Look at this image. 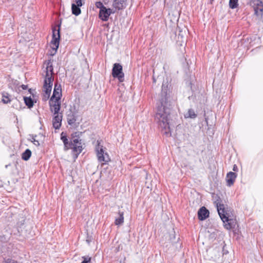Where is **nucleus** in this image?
<instances>
[{
	"label": "nucleus",
	"mask_w": 263,
	"mask_h": 263,
	"mask_svg": "<svg viewBox=\"0 0 263 263\" xmlns=\"http://www.w3.org/2000/svg\"><path fill=\"white\" fill-rule=\"evenodd\" d=\"M113 13L112 10L106 7L103 8V9L100 10L99 17L103 21H107L108 20L109 15Z\"/></svg>",
	"instance_id": "obj_11"
},
{
	"label": "nucleus",
	"mask_w": 263,
	"mask_h": 263,
	"mask_svg": "<svg viewBox=\"0 0 263 263\" xmlns=\"http://www.w3.org/2000/svg\"><path fill=\"white\" fill-rule=\"evenodd\" d=\"M61 139L64 143V149L65 151L69 149L70 147V146L71 144V142H69L68 139L67 138L66 136L64 134V133H62Z\"/></svg>",
	"instance_id": "obj_18"
},
{
	"label": "nucleus",
	"mask_w": 263,
	"mask_h": 263,
	"mask_svg": "<svg viewBox=\"0 0 263 263\" xmlns=\"http://www.w3.org/2000/svg\"><path fill=\"white\" fill-rule=\"evenodd\" d=\"M209 215V212L204 206L201 208L198 211V217L200 220H205Z\"/></svg>",
	"instance_id": "obj_15"
},
{
	"label": "nucleus",
	"mask_w": 263,
	"mask_h": 263,
	"mask_svg": "<svg viewBox=\"0 0 263 263\" xmlns=\"http://www.w3.org/2000/svg\"><path fill=\"white\" fill-rule=\"evenodd\" d=\"M31 152L30 150H29V149H27L23 154H22V158L25 160V161H27L28 160L30 157H31Z\"/></svg>",
	"instance_id": "obj_20"
},
{
	"label": "nucleus",
	"mask_w": 263,
	"mask_h": 263,
	"mask_svg": "<svg viewBox=\"0 0 263 263\" xmlns=\"http://www.w3.org/2000/svg\"><path fill=\"white\" fill-rule=\"evenodd\" d=\"M4 262L5 263H18L16 261L12 260L10 258L5 259Z\"/></svg>",
	"instance_id": "obj_30"
},
{
	"label": "nucleus",
	"mask_w": 263,
	"mask_h": 263,
	"mask_svg": "<svg viewBox=\"0 0 263 263\" xmlns=\"http://www.w3.org/2000/svg\"><path fill=\"white\" fill-rule=\"evenodd\" d=\"M21 87L23 89L25 90L27 88V86L25 85H22Z\"/></svg>",
	"instance_id": "obj_32"
},
{
	"label": "nucleus",
	"mask_w": 263,
	"mask_h": 263,
	"mask_svg": "<svg viewBox=\"0 0 263 263\" xmlns=\"http://www.w3.org/2000/svg\"><path fill=\"white\" fill-rule=\"evenodd\" d=\"M229 6L232 9L236 8L238 6V0H230Z\"/></svg>",
	"instance_id": "obj_23"
},
{
	"label": "nucleus",
	"mask_w": 263,
	"mask_h": 263,
	"mask_svg": "<svg viewBox=\"0 0 263 263\" xmlns=\"http://www.w3.org/2000/svg\"><path fill=\"white\" fill-rule=\"evenodd\" d=\"M214 203L216 205L219 215L224 223V226L227 230H230L234 227L233 219H230L228 213L225 211L224 205L222 200L217 195L214 196Z\"/></svg>",
	"instance_id": "obj_2"
},
{
	"label": "nucleus",
	"mask_w": 263,
	"mask_h": 263,
	"mask_svg": "<svg viewBox=\"0 0 263 263\" xmlns=\"http://www.w3.org/2000/svg\"><path fill=\"white\" fill-rule=\"evenodd\" d=\"M49 105L50 110L51 112H53L54 115L59 113L61 107V102L60 100L58 99H50L49 101Z\"/></svg>",
	"instance_id": "obj_8"
},
{
	"label": "nucleus",
	"mask_w": 263,
	"mask_h": 263,
	"mask_svg": "<svg viewBox=\"0 0 263 263\" xmlns=\"http://www.w3.org/2000/svg\"><path fill=\"white\" fill-rule=\"evenodd\" d=\"M82 258L83 260L81 263H91V257L88 256H83Z\"/></svg>",
	"instance_id": "obj_26"
},
{
	"label": "nucleus",
	"mask_w": 263,
	"mask_h": 263,
	"mask_svg": "<svg viewBox=\"0 0 263 263\" xmlns=\"http://www.w3.org/2000/svg\"><path fill=\"white\" fill-rule=\"evenodd\" d=\"M20 104L21 103H20V101L18 100L15 99L13 101V107L17 109H19L20 108H21Z\"/></svg>",
	"instance_id": "obj_25"
},
{
	"label": "nucleus",
	"mask_w": 263,
	"mask_h": 263,
	"mask_svg": "<svg viewBox=\"0 0 263 263\" xmlns=\"http://www.w3.org/2000/svg\"><path fill=\"white\" fill-rule=\"evenodd\" d=\"M12 221L14 224V226L18 229L21 228V227L24 224L25 219L24 217L19 216L18 215L15 214L13 215Z\"/></svg>",
	"instance_id": "obj_14"
},
{
	"label": "nucleus",
	"mask_w": 263,
	"mask_h": 263,
	"mask_svg": "<svg viewBox=\"0 0 263 263\" xmlns=\"http://www.w3.org/2000/svg\"><path fill=\"white\" fill-rule=\"evenodd\" d=\"M46 67V74L45 76L44 83V91L45 94L44 98L45 100L49 98L52 89V82L53 81V66L51 61H48L45 63Z\"/></svg>",
	"instance_id": "obj_3"
},
{
	"label": "nucleus",
	"mask_w": 263,
	"mask_h": 263,
	"mask_svg": "<svg viewBox=\"0 0 263 263\" xmlns=\"http://www.w3.org/2000/svg\"><path fill=\"white\" fill-rule=\"evenodd\" d=\"M36 136L34 137L33 136L32 138L31 142L33 143V144L36 146H39L40 143L39 141L36 140L35 138Z\"/></svg>",
	"instance_id": "obj_29"
},
{
	"label": "nucleus",
	"mask_w": 263,
	"mask_h": 263,
	"mask_svg": "<svg viewBox=\"0 0 263 263\" xmlns=\"http://www.w3.org/2000/svg\"><path fill=\"white\" fill-rule=\"evenodd\" d=\"M164 85H162V95L164 97L160 100V105L158 106L157 111L156 114V119L157 120L160 126L164 129H169V120L170 116V102L167 101L166 92L164 90Z\"/></svg>",
	"instance_id": "obj_1"
},
{
	"label": "nucleus",
	"mask_w": 263,
	"mask_h": 263,
	"mask_svg": "<svg viewBox=\"0 0 263 263\" xmlns=\"http://www.w3.org/2000/svg\"><path fill=\"white\" fill-rule=\"evenodd\" d=\"M98 144L96 147V151L98 160L101 162H107L109 161L110 158L106 153H104L103 146L101 145L99 141H97Z\"/></svg>",
	"instance_id": "obj_4"
},
{
	"label": "nucleus",
	"mask_w": 263,
	"mask_h": 263,
	"mask_svg": "<svg viewBox=\"0 0 263 263\" xmlns=\"http://www.w3.org/2000/svg\"><path fill=\"white\" fill-rule=\"evenodd\" d=\"M119 217L116 219L115 222V224L117 226L122 224L124 222L123 213L119 212Z\"/></svg>",
	"instance_id": "obj_19"
},
{
	"label": "nucleus",
	"mask_w": 263,
	"mask_h": 263,
	"mask_svg": "<svg viewBox=\"0 0 263 263\" xmlns=\"http://www.w3.org/2000/svg\"><path fill=\"white\" fill-rule=\"evenodd\" d=\"M76 119L73 115L68 116L67 118V121L69 125H72L75 123Z\"/></svg>",
	"instance_id": "obj_24"
},
{
	"label": "nucleus",
	"mask_w": 263,
	"mask_h": 263,
	"mask_svg": "<svg viewBox=\"0 0 263 263\" xmlns=\"http://www.w3.org/2000/svg\"><path fill=\"white\" fill-rule=\"evenodd\" d=\"M126 0H115L113 2V6L118 10L122 9L126 6Z\"/></svg>",
	"instance_id": "obj_17"
},
{
	"label": "nucleus",
	"mask_w": 263,
	"mask_h": 263,
	"mask_svg": "<svg viewBox=\"0 0 263 263\" xmlns=\"http://www.w3.org/2000/svg\"><path fill=\"white\" fill-rule=\"evenodd\" d=\"M236 178V175L235 173L230 172L227 175V182L228 186H231L233 184Z\"/></svg>",
	"instance_id": "obj_16"
},
{
	"label": "nucleus",
	"mask_w": 263,
	"mask_h": 263,
	"mask_svg": "<svg viewBox=\"0 0 263 263\" xmlns=\"http://www.w3.org/2000/svg\"><path fill=\"white\" fill-rule=\"evenodd\" d=\"M70 148L73 149V151L76 153V155L77 157L78 155L81 153L82 151V145L81 140L77 137H73L71 141V144Z\"/></svg>",
	"instance_id": "obj_7"
},
{
	"label": "nucleus",
	"mask_w": 263,
	"mask_h": 263,
	"mask_svg": "<svg viewBox=\"0 0 263 263\" xmlns=\"http://www.w3.org/2000/svg\"><path fill=\"white\" fill-rule=\"evenodd\" d=\"M24 100L26 105L29 108L31 107L33 105V103L32 99L30 98L24 97Z\"/></svg>",
	"instance_id": "obj_22"
},
{
	"label": "nucleus",
	"mask_w": 263,
	"mask_h": 263,
	"mask_svg": "<svg viewBox=\"0 0 263 263\" xmlns=\"http://www.w3.org/2000/svg\"><path fill=\"white\" fill-rule=\"evenodd\" d=\"M2 101L4 103L7 104L10 102V100L9 99L8 96H6L4 95L3 96Z\"/></svg>",
	"instance_id": "obj_28"
},
{
	"label": "nucleus",
	"mask_w": 263,
	"mask_h": 263,
	"mask_svg": "<svg viewBox=\"0 0 263 263\" xmlns=\"http://www.w3.org/2000/svg\"><path fill=\"white\" fill-rule=\"evenodd\" d=\"M96 7L98 8H99L100 10L103 9V8H105V7L103 5V3L101 2H97L95 4Z\"/></svg>",
	"instance_id": "obj_27"
},
{
	"label": "nucleus",
	"mask_w": 263,
	"mask_h": 263,
	"mask_svg": "<svg viewBox=\"0 0 263 263\" xmlns=\"http://www.w3.org/2000/svg\"><path fill=\"white\" fill-rule=\"evenodd\" d=\"M175 234H174V232H172V233L171 234V237L170 239L171 241H173V239H175Z\"/></svg>",
	"instance_id": "obj_31"
},
{
	"label": "nucleus",
	"mask_w": 263,
	"mask_h": 263,
	"mask_svg": "<svg viewBox=\"0 0 263 263\" xmlns=\"http://www.w3.org/2000/svg\"><path fill=\"white\" fill-rule=\"evenodd\" d=\"M251 5L255 14L258 18H261L263 15V2L260 0H253Z\"/></svg>",
	"instance_id": "obj_6"
},
{
	"label": "nucleus",
	"mask_w": 263,
	"mask_h": 263,
	"mask_svg": "<svg viewBox=\"0 0 263 263\" xmlns=\"http://www.w3.org/2000/svg\"><path fill=\"white\" fill-rule=\"evenodd\" d=\"M3 186V182L1 180H0V187H2Z\"/></svg>",
	"instance_id": "obj_33"
},
{
	"label": "nucleus",
	"mask_w": 263,
	"mask_h": 263,
	"mask_svg": "<svg viewBox=\"0 0 263 263\" xmlns=\"http://www.w3.org/2000/svg\"><path fill=\"white\" fill-rule=\"evenodd\" d=\"M112 75L114 78H117L121 82L124 80V74L122 71V66L119 63L114 64L112 70Z\"/></svg>",
	"instance_id": "obj_5"
},
{
	"label": "nucleus",
	"mask_w": 263,
	"mask_h": 263,
	"mask_svg": "<svg viewBox=\"0 0 263 263\" xmlns=\"http://www.w3.org/2000/svg\"><path fill=\"white\" fill-rule=\"evenodd\" d=\"M197 115L192 109H189L187 112L184 115L185 118H195Z\"/></svg>",
	"instance_id": "obj_21"
},
{
	"label": "nucleus",
	"mask_w": 263,
	"mask_h": 263,
	"mask_svg": "<svg viewBox=\"0 0 263 263\" xmlns=\"http://www.w3.org/2000/svg\"><path fill=\"white\" fill-rule=\"evenodd\" d=\"M236 168V166L235 165L234 166L233 170H234V171H235Z\"/></svg>",
	"instance_id": "obj_34"
},
{
	"label": "nucleus",
	"mask_w": 263,
	"mask_h": 263,
	"mask_svg": "<svg viewBox=\"0 0 263 263\" xmlns=\"http://www.w3.org/2000/svg\"><path fill=\"white\" fill-rule=\"evenodd\" d=\"M82 5V0H74V3L71 5L72 13L75 15H79L81 12L80 7Z\"/></svg>",
	"instance_id": "obj_10"
},
{
	"label": "nucleus",
	"mask_w": 263,
	"mask_h": 263,
	"mask_svg": "<svg viewBox=\"0 0 263 263\" xmlns=\"http://www.w3.org/2000/svg\"><path fill=\"white\" fill-rule=\"evenodd\" d=\"M62 96V89L61 88V85L58 83H55L54 85V90L53 92V95L50 98V99H58L60 100L61 97Z\"/></svg>",
	"instance_id": "obj_12"
},
{
	"label": "nucleus",
	"mask_w": 263,
	"mask_h": 263,
	"mask_svg": "<svg viewBox=\"0 0 263 263\" xmlns=\"http://www.w3.org/2000/svg\"><path fill=\"white\" fill-rule=\"evenodd\" d=\"M62 120V115L61 114H56L54 115L52 120V124L54 128L59 129L61 126V122Z\"/></svg>",
	"instance_id": "obj_13"
},
{
	"label": "nucleus",
	"mask_w": 263,
	"mask_h": 263,
	"mask_svg": "<svg viewBox=\"0 0 263 263\" xmlns=\"http://www.w3.org/2000/svg\"><path fill=\"white\" fill-rule=\"evenodd\" d=\"M60 37V29L53 30L52 40L51 43L53 45L52 48L55 50L59 47Z\"/></svg>",
	"instance_id": "obj_9"
}]
</instances>
